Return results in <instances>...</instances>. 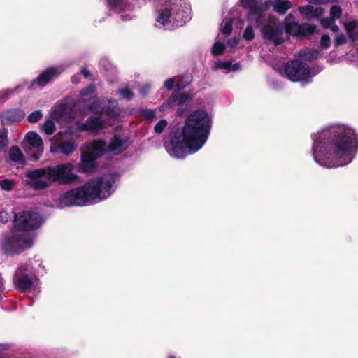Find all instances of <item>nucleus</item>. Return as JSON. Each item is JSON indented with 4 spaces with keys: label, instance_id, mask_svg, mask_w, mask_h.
Here are the masks:
<instances>
[{
    "label": "nucleus",
    "instance_id": "45",
    "mask_svg": "<svg viewBox=\"0 0 358 358\" xmlns=\"http://www.w3.org/2000/svg\"><path fill=\"white\" fill-rule=\"evenodd\" d=\"M120 97L129 100L133 96L132 91H120Z\"/></svg>",
    "mask_w": 358,
    "mask_h": 358
},
{
    "label": "nucleus",
    "instance_id": "1",
    "mask_svg": "<svg viewBox=\"0 0 358 358\" xmlns=\"http://www.w3.org/2000/svg\"><path fill=\"white\" fill-rule=\"evenodd\" d=\"M313 155L316 163L326 168L347 165L358 148V134L351 127L334 124L313 135Z\"/></svg>",
    "mask_w": 358,
    "mask_h": 358
},
{
    "label": "nucleus",
    "instance_id": "40",
    "mask_svg": "<svg viewBox=\"0 0 358 358\" xmlns=\"http://www.w3.org/2000/svg\"><path fill=\"white\" fill-rule=\"evenodd\" d=\"M176 78H170L164 81V87L166 90H174L176 88Z\"/></svg>",
    "mask_w": 358,
    "mask_h": 358
},
{
    "label": "nucleus",
    "instance_id": "25",
    "mask_svg": "<svg viewBox=\"0 0 358 358\" xmlns=\"http://www.w3.org/2000/svg\"><path fill=\"white\" fill-rule=\"evenodd\" d=\"M10 160L22 164L24 162V156L19 148L13 146L9 150Z\"/></svg>",
    "mask_w": 358,
    "mask_h": 358
},
{
    "label": "nucleus",
    "instance_id": "10",
    "mask_svg": "<svg viewBox=\"0 0 358 358\" xmlns=\"http://www.w3.org/2000/svg\"><path fill=\"white\" fill-rule=\"evenodd\" d=\"M24 148L30 160L36 161L43 155L44 148L41 137L34 131H29L24 140Z\"/></svg>",
    "mask_w": 358,
    "mask_h": 358
},
{
    "label": "nucleus",
    "instance_id": "24",
    "mask_svg": "<svg viewBox=\"0 0 358 358\" xmlns=\"http://www.w3.org/2000/svg\"><path fill=\"white\" fill-rule=\"evenodd\" d=\"M292 7V3L289 0L277 1L273 5V10L280 15H284Z\"/></svg>",
    "mask_w": 358,
    "mask_h": 358
},
{
    "label": "nucleus",
    "instance_id": "26",
    "mask_svg": "<svg viewBox=\"0 0 358 358\" xmlns=\"http://www.w3.org/2000/svg\"><path fill=\"white\" fill-rule=\"evenodd\" d=\"M24 113L20 110H13L7 111L6 117L11 122L20 121L24 117Z\"/></svg>",
    "mask_w": 358,
    "mask_h": 358
},
{
    "label": "nucleus",
    "instance_id": "15",
    "mask_svg": "<svg viewBox=\"0 0 358 358\" xmlns=\"http://www.w3.org/2000/svg\"><path fill=\"white\" fill-rule=\"evenodd\" d=\"M117 102L115 101H100L94 99L90 103V108L91 110L101 114H106L111 119L116 117L118 114L116 107Z\"/></svg>",
    "mask_w": 358,
    "mask_h": 358
},
{
    "label": "nucleus",
    "instance_id": "19",
    "mask_svg": "<svg viewBox=\"0 0 358 358\" xmlns=\"http://www.w3.org/2000/svg\"><path fill=\"white\" fill-rule=\"evenodd\" d=\"M99 67L108 77V81L113 83L116 80L117 76V69L116 66L107 57H102L99 61Z\"/></svg>",
    "mask_w": 358,
    "mask_h": 358
},
{
    "label": "nucleus",
    "instance_id": "2",
    "mask_svg": "<svg viewBox=\"0 0 358 358\" xmlns=\"http://www.w3.org/2000/svg\"><path fill=\"white\" fill-rule=\"evenodd\" d=\"M211 127V117L205 110L191 113L181 131L166 143L169 154L176 158H183L199 150L206 143Z\"/></svg>",
    "mask_w": 358,
    "mask_h": 358
},
{
    "label": "nucleus",
    "instance_id": "53",
    "mask_svg": "<svg viewBox=\"0 0 358 358\" xmlns=\"http://www.w3.org/2000/svg\"><path fill=\"white\" fill-rule=\"evenodd\" d=\"M96 86L94 84L90 85L87 87H86L85 90H95Z\"/></svg>",
    "mask_w": 358,
    "mask_h": 358
},
{
    "label": "nucleus",
    "instance_id": "36",
    "mask_svg": "<svg viewBox=\"0 0 358 358\" xmlns=\"http://www.w3.org/2000/svg\"><path fill=\"white\" fill-rule=\"evenodd\" d=\"M232 30V22L231 20H229L225 22L224 27L221 29V32L226 36H229L231 34Z\"/></svg>",
    "mask_w": 358,
    "mask_h": 358
},
{
    "label": "nucleus",
    "instance_id": "32",
    "mask_svg": "<svg viewBox=\"0 0 358 358\" xmlns=\"http://www.w3.org/2000/svg\"><path fill=\"white\" fill-rule=\"evenodd\" d=\"M342 10L339 6L334 5L331 6L330 9V15L332 18V21H334L336 19L340 18Z\"/></svg>",
    "mask_w": 358,
    "mask_h": 358
},
{
    "label": "nucleus",
    "instance_id": "8",
    "mask_svg": "<svg viewBox=\"0 0 358 358\" xmlns=\"http://www.w3.org/2000/svg\"><path fill=\"white\" fill-rule=\"evenodd\" d=\"M184 15L183 10L178 9V5L166 2L157 20L167 29H173L182 27L185 23L186 19L184 17Z\"/></svg>",
    "mask_w": 358,
    "mask_h": 358
},
{
    "label": "nucleus",
    "instance_id": "55",
    "mask_svg": "<svg viewBox=\"0 0 358 358\" xmlns=\"http://www.w3.org/2000/svg\"><path fill=\"white\" fill-rule=\"evenodd\" d=\"M238 41L236 39H234V40L233 41V43H231V46H235V45H236L238 44Z\"/></svg>",
    "mask_w": 358,
    "mask_h": 358
},
{
    "label": "nucleus",
    "instance_id": "60",
    "mask_svg": "<svg viewBox=\"0 0 358 358\" xmlns=\"http://www.w3.org/2000/svg\"><path fill=\"white\" fill-rule=\"evenodd\" d=\"M357 35H358V32H357Z\"/></svg>",
    "mask_w": 358,
    "mask_h": 358
},
{
    "label": "nucleus",
    "instance_id": "57",
    "mask_svg": "<svg viewBox=\"0 0 358 358\" xmlns=\"http://www.w3.org/2000/svg\"><path fill=\"white\" fill-rule=\"evenodd\" d=\"M20 85H17V86H16V87H15V88L14 90H19V89H20Z\"/></svg>",
    "mask_w": 358,
    "mask_h": 358
},
{
    "label": "nucleus",
    "instance_id": "5",
    "mask_svg": "<svg viewBox=\"0 0 358 358\" xmlns=\"http://www.w3.org/2000/svg\"><path fill=\"white\" fill-rule=\"evenodd\" d=\"M73 165L65 163L34 169L27 172V184L34 189H42L54 182L69 185L76 182L78 176L73 173Z\"/></svg>",
    "mask_w": 358,
    "mask_h": 358
},
{
    "label": "nucleus",
    "instance_id": "33",
    "mask_svg": "<svg viewBox=\"0 0 358 358\" xmlns=\"http://www.w3.org/2000/svg\"><path fill=\"white\" fill-rule=\"evenodd\" d=\"M7 136L6 131H0V150H3L8 145Z\"/></svg>",
    "mask_w": 358,
    "mask_h": 358
},
{
    "label": "nucleus",
    "instance_id": "9",
    "mask_svg": "<svg viewBox=\"0 0 358 358\" xmlns=\"http://www.w3.org/2000/svg\"><path fill=\"white\" fill-rule=\"evenodd\" d=\"M73 131L71 129H68L65 131H60L54 136L51 139L50 152L52 153H62L70 155L76 149V145L72 141Z\"/></svg>",
    "mask_w": 358,
    "mask_h": 358
},
{
    "label": "nucleus",
    "instance_id": "12",
    "mask_svg": "<svg viewBox=\"0 0 358 358\" xmlns=\"http://www.w3.org/2000/svg\"><path fill=\"white\" fill-rule=\"evenodd\" d=\"M62 72V68L57 66H51L43 70L36 78L32 80L27 88L44 87L54 82Z\"/></svg>",
    "mask_w": 358,
    "mask_h": 358
},
{
    "label": "nucleus",
    "instance_id": "46",
    "mask_svg": "<svg viewBox=\"0 0 358 358\" xmlns=\"http://www.w3.org/2000/svg\"><path fill=\"white\" fill-rule=\"evenodd\" d=\"M318 52L317 50H311L308 52V56L306 57L308 59H316L318 56Z\"/></svg>",
    "mask_w": 358,
    "mask_h": 358
},
{
    "label": "nucleus",
    "instance_id": "39",
    "mask_svg": "<svg viewBox=\"0 0 358 358\" xmlns=\"http://www.w3.org/2000/svg\"><path fill=\"white\" fill-rule=\"evenodd\" d=\"M347 42L346 37L344 34H341L340 35L337 36L334 39V45L335 47H339L341 45H343L345 44Z\"/></svg>",
    "mask_w": 358,
    "mask_h": 358
},
{
    "label": "nucleus",
    "instance_id": "23",
    "mask_svg": "<svg viewBox=\"0 0 358 358\" xmlns=\"http://www.w3.org/2000/svg\"><path fill=\"white\" fill-rule=\"evenodd\" d=\"M176 88L174 90H184L192 81V76L190 73L182 74L176 78Z\"/></svg>",
    "mask_w": 358,
    "mask_h": 358
},
{
    "label": "nucleus",
    "instance_id": "56",
    "mask_svg": "<svg viewBox=\"0 0 358 358\" xmlns=\"http://www.w3.org/2000/svg\"><path fill=\"white\" fill-rule=\"evenodd\" d=\"M92 92V91H90V90L86 91L85 94H83V95H84V96H89V94H90V92Z\"/></svg>",
    "mask_w": 358,
    "mask_h": 358
},
{
    "label": "nucleus",
    "instance_id": "11",
    "mask_svg": "<svg viewBox=\"0 0 358 358\" xmlns=\"http://www.w3.org/2000/svg\"><path fill=\"white\" fill-rule=\"evenodd\" d=\"M285 73L290 80L301 81L308 78L310 68L307 64L303 62L292 60L285 64Z\"/></svg>",
    "mask_w": 358,
    "mask_h": 358
},
{
    "label": "nucleus",
    "instance_id": "37",
    "mask_svg": "<svg viewBox=\"0 0 358 358\" xmlns=\"http://www.w3.org/2000/svg\"><path fill=\"white\" fill-rule=\"evenodd\" d=\"M167 122L165 120H161L155 126V131L157 134H160L166 127Z\"/></svg>",
    "mask_w": 358,
    "mask_h": 358
},
{
    "label": "nucleus",
    "instance_id": "49",
    "mask_svg": "<svg viewBox=\"0 0 358 358\" xmlns=\"http://www.w3.org/2000/svg\"><path fill=\"white\" fill-rule=\"evenodd\" d=\"M330 27L331 30L334 33H337L339 31V27L336 24H333Z\"/></svg>",
    "mask_w": 358,
    "mask_h": 358
},
{
    "label": "nucleus",
    "instance_id": "35",
    "mask_svg": "<svg viewBox=\"0 0 358 358\" xmlns=\"http://www.w3.org/2000/svg\"><path fill=\"white\" fill-rule=\"evenodd\" d=\"M80 75H82L85 78L89 79L90 80H94V79L93 78L92 73L88 69L87 66H82L80 69Z\"/></svg>",
    "mask_w": 358,
    "mask_h": 358
},
{
    "label": "nucleus",
    "instance_id": "52",
    "mask_svg": "<svg viewBox=\"0 0 358 358\" xmlns=\"http://www.w3.org/2000/svg\"><path fill=\"white\" fill-rule=\"evenodd\" d=\"M147 117H152L154 116V112L152 110H148L145 113Z\"/></svg>",
    "mask_w": 358,
    "mask_h": 358
},
{
    "label": "nucleus",
    "instance_id": "3",
    "mask_svg": "<svg viewBox=\"0 0 358 358\" xmlns=\"http://www.w3.org/2000/svg\"><path fill=\"white\" fill-rule=\"evenodd\" d=\"M117 175L108 173L90 179L83 187L62 194L59 199L62 206H84L108 198L115 190Z\"/></svg>",
    "mask_w": 358,
    "mask_h": 358
},
{
    "label": "nucleus",
    "instance_id": "44",
    "mask_svg": "<svg viewBox=\"0 0 358 358\" xmlns=\"http://www.w3.org/2000/svg\"><path fill=\"white\" fill-rule=\"evenodd\" d=\"M10 218L9 214L6 211L0 212V222L6 223Z\"/></svg>",
    "mask_w": 358,
    "mask_h": 358
},
{
    "label": "nucleus",
    "instance_id": "41",
    "mask_svg": "<svg viewBox=\"0 0 358 358\" xmlns=\"http://www.w3.org/2000/svg\"><path fill=\"white\" fill-rule=\"evenodd\" d=\"M320 45L323 48H328L330 46V38L329 35L324 34L320 38Z\"/></svg>",
    "mask_w": 358,
    "mask_h": 358
},
{
    "label": "nucleus",
    "instance_id": "58",
    "mask_svg": "<svg viewBox=\"0 0 358 358\" xmlns=\"http://www.w3.org/2000/svg\"><path fill=\"white\" fill-rule=\"evenodd\" d=\"M122 90H129V88H127V87H124V88H122Z\"/></svg>",
    "mask_w": 358,
    "mask_h": 358
},
{
    "label": "nucleus",
    "instance_id": "4",
    "mask_svg": "<svg viewBox=\"0 0 358 358\" xmlns=\"http://www.w3.org/2000/svg\"><path fill=\"white\" fill-rule=\"evenodd\" d=\"M43 220L31 211H22L15 215V230L3 238L2 246L8 254L17 253L33 245L34 234L31 231L39 227Z\"/></svg>",
    "mask_w": 358,
    "mask_h": 358
},
{
    "label": "nucleus",
    "instance_id": "30",
    "mask_svg": "<svg viewBox=\"0 0 358 358\" xmlns=\"http://www.w3.org/2000/svg\"><path fill=\"white\" fill-rule=\"evenodd\" d=\"M15 185V181L8 178L3 179L0 181V187L4 191L12 190Z\"/></svg>",
    "mask_w": 358,
    "mask_h": 358
},
{
    "label": "nucleus",
    "instance_id": "43",
    "mask_svg": "<svg viewBox=\"0 0 358 358\" xmlns=\"http://www.w3.org/2000/svg\"><path fill=\"white\" fill-rule=\"evenodd\" d=\"M108 5L113 8H117L123 3V0H107Z\"/></svg>",
    "mask_w": 358,
    "mask_h": 358
},
{
    "label": "nucleus",
    "instance_id": "27",
    "mask_svg": "<svg viewBox=\"0 0 358 358\" xmlns=\"http://www.w3.org/2000/svg\"><path fill=\"white\" fill-rule=\"evenodd\" d=\"M40 129L47 135H52L56 131L55 124L52 120H48L41 124Z\"/></svg>",
    "mask_w": 358,
    "mask_h": 358
},
{
    "label": "nucleus",
    "instance_id": "38",
    "mask_svg": "<svg viewBox=\"0 0 358 358\" xmlns=\"http://www.w3.org/2000/svg\"><path fill=\"white\" fill-rule=\"evenodd\" d=\"M357 27L358 22L356 20L349 22L345 24V29L347 33L355 32V30Z\"/></svg>",
    "mask_w": 358,
    "mask_h": 358
},
{
    "label": "nucleus",
    "instance_id": "7",
    "mask_svg": "<svg viewBox=\"0 0 358 358\" xmlns=\"http://www.w3.org/2000/svg\"><path fill=\"white\" fill-rule=\"evenodd\" d=\"M41 266V262L35 259H29L20 264L13 275L14 285L21 291L29 289L33 285L32 274Z\"/></svg>",
    "mask_w": 358,
    "mask_h": 358
},
{
    "label": "nucleus",
    "instance_id": "14",
    "mask_svg": "<svg viewBox=\"0 0 358 358\" xmlns=\"http://www.w3.org/2000/svg\"><path fill=\"white\" fill-rule=\"evenodd\" d=\"M282 27L272 24L264 25L261 29L262 38L273 42L276 46L282 45L285 42Z\"/></svg>",
    "mask_w": 358,
    "mask_h": 358
},
{
    "label": "nucleus",
    "instance_id": "13",
    "mask_svg": "<svg viewBox=\"0 0 358 358\" xmlns=\"http://www.w3.org/2000/svg\"><path fill=\"white\" fill-rule=\"evenodd\" d=\"M292 17L289 14L285 22V31L292 36L306 37L313 35L316 31V27L308 23L300 24L296 22H288L289 17Z\"/></svg>",
    "mask_w": 358,
    "mask_h": 358
},
{
    "label": "nucleus",
    "instance_id": "48",
    "mask_svg": "<svg viewBox=\"0 0 358 358\" xmlns=\"http://www.w3.org/2000/svg\"><path fill=\"white\" fill-rule=\"evenodd\" d=\"M71 80L74 84L78 83L80 82V75H78V74L73 75L71 77Z\"/></svg>",
    "mask_w": 358,
    "mask_h": 358
},
{
    "label": "nucleus",
    "instance_id": "16",
    "mask_svg": "<svg viewBox=\"0 0 358 358\" xmlns=\"http://www.w3.org/2000/svg\"><path fill=\"white\" fill-rule=\"evenodd\" d=\"M73 102L66 99L52 110V116L55 119L71 120L74 116Z\"/></svg>",
    "mask_w": 358,
    "mask_h": 358
},
{
    "label": "nucleus",
    "instance_id": "34",
    "mask_svg": "<svg viewBox=\"0 0 358 358\" xmlns=\"http://www.w3.org/2000/svg\"><path fill=\"white\" fill-rule=\"evenodd\" d=\"M243 38L245 41H252L255 38V34L251 25H248L243 32Z\"/></svg>",
    "mask_w": 358,
    "mask_h": 358
},
{
    "label": "nucleus",
    "instance_id": "29",
    "mask_svg": "<svg viewBox=\"0 0 358 358\" xmlns=\"http://www.w3.org/2000/svg\"><path fill=\"white\" fill-rule=\"evenodd\" d=\"M226 49V47L223 43L215 42L212 48V55L214 56H218L223 54Z\"/></svg>",
    "mask_w": 358,
    "mask_h": 358
},
{
    "label": "nucleus",
    "instance_id": "28",
    "mask_svg": "<svg viewBox=\"0 0 358 358\" xmlns=\"http://www.w3.org/2000/svg\"><path fill=\"white\" fill-rule=\"evenodd\" d=\"M241 6L248 10V12H251L253 9H257L262 6V4H259L257 0H240Z\"/></svg>",
    "mask_w": 358,
    "mask_h": 358
},
{
    "label": "nucleus",
    "instance_id": "31",
    "mask_svg": "<svg viewBox=\"0 0 358 358\" xmlns=\"http://www.w3.org/2000/svg\"><path fill=\"white\" fill-rule=\"evenodd\" d=\"M43 117V113L41 110L33 111L27 117V121L30 123L37 122Z\"/></svg>",
    "mask_w": 358,
    "mask_h": 358
},
{
    "label": "nucleus",
    "instance_id": "6",
    "mask_svg": "<svg viewBox=\"0 0 358 358\" xmlns=\"http://www.w3.org/2000/svg\"><path fill=\"white\" fill-rule=\"evenodd\" d=\"M106 143L104 141H94L87 144L83 149L80 171L84 173L94 172L96 169L95 160L106 152Z\"/></svg>",
    "mask_w": 358,
    "mask_h": 358
},
{
    "label": "nucleus",
    "instance_id": "17",
    "mask_svg": "<svg viewBox=\"0 0 358 358\" xmlns=\"http://www.w3.org/2000/svg\"><path fill=\"white\" fill-rule=\"evenodd\" d=\"M107 126V123L103 122L99 117H90L85 124H82L78 127L80 131H89L94 134L101 133Z\"/></svg>",
    "mask_w": 358,
    "mask_h": 358
},
{
    "label": "nucleus",
    "instance_id": "47",
    "mask_svg": "<svg viewBox=\"0 0 358 358\" xmlns=\"http://www.w3.org/2000/svg\"><path fill=\"white\" fill-rule=\"evenodd\" d=\"M332 20L324 19L322 21V24L324 27L328 28L331 27V24L333 22Z\"/></svg>",
    "mask_w": 358,
    "mask_h": 358
},
{
    "label": "nucleus",
    "instance_id": "20",
    "mask_svg": "<svg viewBox=\"0 0 358 358\" xmlns=\"http://www.w3.org/2000/svg\"><path fill=\"white\" fill-rule=\"evenodd\" d=\"M189 95L185 91H175L171 98L162 106V110L172 107L174 105H180L187 101Z\"/></svg>",
    "mask_w": 358,
    "mask_h": 358
},
{
    "label": "nucleus",
    "instance_id": "54",
    "mask_svg": "<svg viewBox=\"0 0 358 358\" xmlns=\"http://www.w3.org/2000/svg\"><path fill=\"white\" fill-rule=\"evenodd\" d=\"M150 87H151V86L148 84V85H145V86H143L142 90H149Z\"/></svg>",
    "mask_w": 358,
    "mask_h": 358
},
{
    "label": "nucleus",
    "instance_id": "22",
    "mask_svg": "<svg viewBox=\"0 0 358 358\" xmlns=\"http://www.w3.org/2000/svg\"><path fill=\"white\" fill-rule=\"evenodd\" d=\"M299 11L307 19H312L320 17L323 14L324 10L321 7L314 8L311 5H306L299 7Z\"/></svg>",
    "mask_w": 358,
    "mask_h": 358
},
{
    "label": "nucleus",
    "instance_id": "42",
    "mask_svg": "<svg viewBox=\"0 0 358 358\" xmlns=\"http://www.w3.org/2000/svg\"><path fill=\"white\" fill-rule=\"evenodd\" d=\"M231 66L230 62H220L217 64V67L221 69L229 70Z\"/></svg>",
    "mask_w": 358,
    "mask_h": 358
},
{
    "label": "nucleus",
    "instance_id": "21",
    "mask_svg": "<svg viewBox=\"0 0 358 358\" xmlns=\"http://www.w3.org/2000/svg\"><path fill=\"white\" fill-rule=\"evenodd\" d=\"M247 19L254 22L257 27H263L266 22L265 13L263 5L251 12H248Z\"/></svg>",
    "mask_w": 358,
    "mask_h": 358
},
{
    "label": "nucleus",
    "instance_id": "59",
    "mask_svg": "<svg viewBox=\"0 0 358 358\" xmlns=\"http://www.w3.org/2000/svg\"><path fill=\"white\" fill-rule=\"evenodd\" d=\"M169 358H176V357H174L173 356H170Z\"/></svg>",
    "mask_w": 358,
    "mask_h": 358
},
{
    "label": "nucleus",
    "instance_id": "50",
    "mask_svg": "<svg viewBox=\"0 0 358 358\" xmlns=\"http://www.w3.org/2000/svg\"><path fill=\"white\" fill-rule=\"evenodd\" d=\"M313 1L317 3H327L329 1H334V0H313Z\"/></svg>",
    "mask_w": 358,
    "mask_h": 358
},
{
    "label": "nucleus",
    "instance_id": "51",
    "mask_svg": "<svg viewBox=\"0 0 358 358\" xmlns=\"http://www.w3.org/2000/svg\"><path fill=\"white\" fill-rule=\"evenodd\" d=\"M348 34V36L352 41H355V32H351V33H347Z\"/></svg>",
    "mask_w": 358,
    "mask_h": 358
},
{
    "label": "nucleus",
    "instance_id": "18",
    "mask_svg": "<svg viewBox=\"0 0 358 358\" xmlns=\"http://www.w3.org/2000/svg\"><path fill=\"white\" fill-rule=\"evenodd\" d=\"M129 144L130 142L127 138L115 135L111 139L108 146H106V151L108 150L113 154L118 155L125 150Z\"/></svg>",
    "mask_w": 358,
    "mask_h": 358
}]
</instances>
